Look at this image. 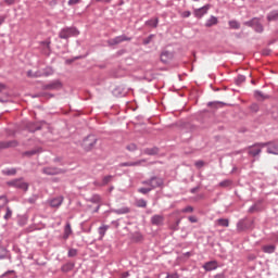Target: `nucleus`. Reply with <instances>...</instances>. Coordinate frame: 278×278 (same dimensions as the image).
Returning a JSON list of instances; mask_svg holds the SVG:
<instances>
[{
  "label": "nucleus",
  "instance_id": "aec40b11",
  "mask_svg": "<svg viewBox=\"0 0 278 278\" xmlns=\"http://www.w3.org/2000/svg\"><path fill=\"white\" fill-rule=\"evenodd\" d=\"M160 23V20L157 17L147 21L146 25H148V27H157V24Z\"/></svg>",
  "mask_w": 278,
  "mask_h": 278
},
{
  "label": "nucleus",
  "instance_id": "20e7f679",
  "mask_svg": "<svg viewBox=\"0 0 278 278\" xmlns=\"http://www.w3.org/2000/svg\"><path fill=\"white\" fill-rule=\"evenodd\" d=\"M43 75L46 77H49V75H53V70L47 68L46 73L33 72L31 70L27 72V77H30V78L43 77Z\"/></svg>",
  "mask_w": 278,
  "mask_h": 278
},
{
  "label": "nucleus",
  "instance_id": "f3484780",
  "mask_svg": "<svg viewBox=\"0 0 278 278\" xmlns=\"http://www.w3.org/2000/svg\"><path fill=\"white\" fill-rule=\"evenodd\" d=\"M144 162H147V161L146 160H139L137 162H126V163L119 164V166H140V165L144 164Z\"/></svg>",
  "mask_w": 278,
  "mask_h": 278
},
{
  "label": "nucleus",
  "instance_id": "72a5a7b5",
  "mask_svg": "<svg viewBox=\"0 0 278 278\" xmlns=\"http://www.w3.org/2000/svg\"><path fill=\"white\" fill-rule=\"evenodd\" d=\"M4 175H16V168H11L4 170Z\"/></svg>",
  "mask_w": 278,
  "mask_h": 278
},
{
  "label": "nucleus",
  "instance_id": "f257e3e1",
  "mask_svg": "<svg viewBox=\"0 0 278 278\" xmlns=\"http://www.w3.org/2000/svg\"><path fill=\"white\" fill-rule=\"evenodd\" d=\"M77 36H79V30L75 27H65L59 33V37L62 40H68V38Z\"/></svg>",
  "mask_w": 278,
  "mask_h": 278
},
{
  "label": "nucleus",
  "instance_id": "de8ad7c7",
  "mask_svg": "<svg viewBox=\"0 0 278 278\" xmlns=\"http://www.w3.org/2000/svg\"><path fill=\"white\" fill-rule=\"evenodd\" d=\"M97 3H110L112 0H96Z\"/></svg>",
  "mask_w": 278,
  "mask_h": 278
},
{
  "label": "nucleus",
  "instance_id": "9b49d317",
  "mask_svg": "<svg viewBox=\"0 0 278 278\" xmlns=\"http://www.w3.org/2000/svg\"><path fill=\"white\" fill-rule=\"evenodd\" d=\"M152 225H155L156 227H160L164 225V215H154L151 217Z\"/></svg>",
  "mask_w": 278,
  "mask_h": 278
},
{
  "label": "nucleus",
  "instance_id": "58836bf2",
  "mask_svg": "<svg viewBox=\"0 0 278 278\" xmlns=\"http://www.w3.org/2000/svg\"><path fill=\"white\" fill-rule=\"evenodd\" d=\"M136 149H137V147H136L135 143H130V144L127 146L128 151H136Z\"/></svg>",
  "mask_w": 278,
  "mask_h": 278
},
{
  "label": "nucleus",
  "instance_id": "e433bc0d",
  "mask_svg": "<svg viewBox=\"0 0 278 278\" xmlns=\"http://www.w3.org/2000/svg\"><path fill=\"white\" fill-rule=\"evenodd\" d=\"M75 255H77V250L71 249V250L68 251V257H75Z\"/></svg>",
  "mask_w": 278,
  "mask_h": 278
},
{
  "label": "nucleus",
  "instance_id": "cd10ccee",
  "mask_svg": "<svg viewBox=\"0 0 278 278\" xmlns=\"http://www.w3.org/2000/svg\"><path fill=\"white\" fill-rule=\"evenodd\" d=\"M217 225H219L220 227H229V219H218L217 220Z\"/></svg>",
  "mask_w": 278,
  "mask_h": 278
},
{
  "label": "nucleus",
  "instance_id": "864d4df0",
  "mask_svg": "<svg viewBox=\"0 0 278 278\" xmlns=\"http://www.w3.org/2000/svg\"><path fill=\"white\" fill-rule=\"evenodd\" d=\"M189 220H190L191 223H197V219H195L194 217H189Z\"/></svg>",
  "mask_w": 278,
  "mask_h": 278
},
{
  "label": "nucleus",
  "instance_id": "5701e85b",
  "mask_svg": "<svg viewBox=\"0 0 278 278\" xmlns=\"http://www.w3.org/2000/svg\"><path fill=\"white\" fill-rule=\"evenodd\" d=\"M58 88H62V84L60 83H52L50 85L47 86L48 90H58Z\"/></svg>",
  "mask_w": 278,
  "mask_h": 278
},
{
  "label": "nucleus",
  "instance_id": "c9c22d12",
  "mask_svg": "<svg viewBox=\"0 0 278 278\" xmlns=\"http://www.w3.org/2000/svg\"><path fill=\"white\" fill-rule=\"evenodd\" d=\"M41 47H45L46 49H50L51 47V40L42 41Z\"/></svg>",
  "mask_w": 278,
  "mask_h": 278
},
{
  "label": "nucleus",
  "instance_id": "c85d7f7f",
  "mask_svg": "<svg viewBox=\"0 0 278 278\" xmlns=\"http://www.w3.org/2000/svg\"><path fill=\"white\" fill-rule=\"evenodd\" d=\"M8 205V198L0 197V210Z\"/></svg>",
  "mask_w": 278,
  "mask_h": 278
},
{
  "label": "nucleus",
  "instance_id": "f03ea898",
  "mask_svg": "<svg viewBox=\"0 0 278 278\" xmlns=\"http://www.w3.org/2000/svg\"><path fill=\"white\" fill-rule=\"evenodd\" d=\"M97 146V137L90 135L83 140L81 147L85 151H92Z\"/></svg>",
  "mask_w": 278,
  "mask_h": 278
},
{
  "label": "nucleus",
  "instance_id": "6ab92c4d",
  "mask_svg": "<svg viewBox=\"0 0 278 278\" xmlns=\"http://www.w3.org/2000/svg\"><path fill=\"white\" fill-rule=\"evenodd\" d=\"M73 233V229L71 228V224H66L65 229H64V240H68V237Z\"/></svg>",
  "mask_w": 278,
  "mask_h": 278
},
{
  "label": "nucleus",
  "instance_id": "f704fd0d",
  "mask_svg": "<svg viewBox=\"0 0 278 278\" xmlns=\"http://www.w3.org/2000/svg\"><path fill=\"white\" fill-rule=\"evenodd\" d=\"M191 12L190 11H184L182 13H180V16H182V18H189V16H191Z\"/></svg>",
  "mask_w": 278,
  "mask_h": 278
},
{
  "label": "nucleus",
  "instance_id": "2f4dec72",
  "mask_svg": "<svg viewBox=\"0 0 278 278\" xmlns=\"http://www.w3.org/2000/svg\"><path fill=\"white\" fill-rule=\"evenodd\" d=\"M117 214H129V207L119 208L116 211Z\"/></svg>",
  "mask_w": 278,
  "mask_h": 278
},
{
  "label": "nucleus",
  "instance_id": "49530a36",
  "mask_svg": "<svg viewBox=\"0 0 278 278\" xmlns=\"http://www.w3.org/2000/svg\"><path fill=\"white\" fill-rule=\"evenodd\" d=\"M166 278H179V275H177V274H170V275H167Z\"/></svg>",
  "mask_w": 278,
  "mask_h": 278
},
{
  "label": "nucleus",
  "instance_id": "ddd939ff",
  "mask_svg": "<svg viewBox=\"0 0 278 278\" xmlns=\"http://www.w3.org/2000/svg\"><path fill=\"white\" fill-rule=\"evenodd\" d=\"M204 270L211 271L216 270L218 268V263L216 261L207 262L203 265Z\"/></svg>",
  "mask_w": 278,
  "mask_h": 278
},
{
  "label": "nucleus",
  "instance_id": "a878e982",
  "mask_svg": "<svg viewBox=\"0 0 278 278\" xmlns=\"http://www.w3.org/2000/svg\"><path fill=\"white\" fill-rule=\"evenodd\" d=\"M109 227L108 226H101L99 228V235H100V239L103 240V237L105 236V231H108Z\"/></svg>",
  "mask_w": 278,
  "mask_h": 278
},
{
  "label": "nucleus",
  "instance_id": "a18cd8bd",
  "mask_svg": "<svg viewBox=\"0 0 278 278\" xmlns=\"http://www.w3.org/2000/svg\"><path fill=\"white\" fill-rule=\"evenodd\" d=\"M151 38H153V36H150L148 39L143 40V45H149L151 42Z\"/></svg>",
  "mask_w": 278,
  "mask_h": 278
},
{
  "label": "nucleus",
  "instance_id": "dca6fc26",
  "mask_svg": "<svg viewBox=\"0 0 278 278\" xmlns=\"http://www.w3.org/2000/svg\"><path fill=\"white\" fill-rule=\"evenodd\" d=\"M63 201H64V198H62V197L55 198L50 201V205H51V207H60L62 205Z\"/></svg>",
  "mask_w": 278,
  "mask_h": 278
},
{
  "label": "nucleus",
  "instance_id": "412c9836",
  "mask_svg": "<svg viewBox=\"0 0 278 278\" xmlns=\"http://www.w3.org/2000/svg\"><path fill=\"white\" fill-rule=\"evenodd\" d=\"M74 266L75 265L73 263H67L62 266L61 270L62 273H70V270H73Z\"/></svg>",
  "mask_w": 278,
  "mask_h": 278
},
{
  "label": "nucleus",
  "instance_id": "8fccbe9b",
  "mask_svg": "<svg viewBox=\"0 0 278 278\" xmlns=\"http://www.w3.org/2000/svg\"><path fill=\"white\" fill-rule=\"evenodd\" d=\"M166 55H168V52H163V53L161 54V60L164 61V58H166Z\"/></svg>",
  "mask_w": 278,
  "mask_h": 278
},
{
  "label": "nucleus",
  "instance_id": "7c9ffc66",
  "mask_svg": "<svg viewBox=\"0 0 278 278\" xmlns=\"http://www.w3.org/2000/svg\"><path fill=\"white\" fill-rule=\"evenodd\" d=\"M137 207H147V201L138 200L137 201Z\"/></svg>",
  "mask_w": 278,
  "mask_h": 278
},
{
  "label": "nucleus",
  "instance_id": "4468645a",
  "mask_svg": "<svg viewBox=\"0 0 278 278\" xmlns=\"http://www.w3.org/2000/svg\"><path fill=\"white\" fill-rule=\"evenodd\" d=\"M12 185L15 186V188H21V190H27L29 188L27 182L23 181L22 179L14 180Z\"/></svg>",
  "mask_w": 278,
  "mask_h": 278
},
{
  "label": "nucleus",
  "instance_id": "ea45409f",
  "mask_svg": "<svg viewBox=\"0 0 278 278\" xmlns=\"http://www.w3.org/2000/svg\"><path fill=\"white\" fill-rule=\"evenodd\" d=\"M146 153H148V155H155V153H157V149L147 150Z\"/></svg>",
  "mask_w": 278,
  "mask_h": 278
},
{
  "label": "nucleus",
  "instance_id": "6e6d98bb",
  "mask_svg": "<svg viewBox=\"0 0 278 278\" xmlns=\"http://www.w3.org/2000/svg\"><path fill=\"white\" fill-rule=\"evenodd\" d=\"M239 79H241V81H244V77L243 76H240Z\"/></svg>",
  "mask_w": 278,
  "mask_h": 278
},
{
  "label": "nucleus",
  "instance_id": "5fc2aeb1",
  "mask_svg": "<svg viewBox=\"0 0 278 278\" xmlns=\"http://www.w3.org/2000/svg\"><path fill=\"white\" fill-rule=\"evenodd\" d=\"M97 201H101V197L96 195Z\"/></svg>",
  "mask_w": 278,
  "mask_h": 278
},
{
  "label": "nucleus",
  "instance_id": "a19ab883",
  "mask_svg": "<svg viewBox=\"0 0 278 278\" xmlns=\"http://www.w3.org/2000/svg\"><path fill=\"white\" fill-rule=\"evenodd\" d=\"M182 212L185 213H191V212H194V208L192 206H187L182 210Z\"/></svg>",
  "mask_w": 278,
  "mask_h": 278
},
{
  "label": "nucleus",
  "instance_id": "393cba45",
  "mask_svg": "<svg viewBox=\"0 0 278 278\" xmlns=\"http://www.w3.org/2000/svg\"><path fill=\"white\" fill-rule=\"evenodd\" d=\"M232 181L229 179L223 180L222 182H219V188H229V186H231Z\"/></svg>",
  "mask_w": 278,
  "mask_h": 278
},
{
  "label": "nucleus",
  "instance_id": "4be33fe9",
  "mask_svg": "<svg viewBox=\"0 0 278 278\" xmlns=\"http://www.w3.org/2000/svg\"><path fill=\"white\" fill-rule=\"evenodd\" d=\"M228 25L230 29H240V23L236 20L229 21Z\"/></svg>",
  "mask_w": 278,
  "mask_h": 278
},
{
  "label": "nucleus",
  "instance_id": "423d86ee",
  "mask_svg": "<svg viewBox=\"0 0 278 278\" xmlns=\"http://www.w3.org/2000/svg\"><path fill=\"white\" fill-rule=\"evenodd\" d=\"M143 184H146L147 186H151L150 188H152V190L154 188H160L164 185V180H162V178H157V177H153L148 181H144Z\"/></svg>",
  "mask_w": 278,
  "mask_h": 278
},
{
  "label": "nucleus",
  "instance_id": "4d7b16f0",
  "mask_svg": "<svg viewBox=\"0 0 278 278\" xmlns=\"http://www.w3.org/2000/svg\"><path fill=\"white\" fill-rule=\"evenodd\" d=\"M128 275H129V274H124L123 277H124V278H125V277H128Z\"/></svg>",
  "mask_w": 278,
  "mask_h": 278
},
{
  "label": "nucleus",
  "instance_id": "39448f33",
  "mask_svg": "<svg viewBox=\"0 0 278 278\" xmlns=\"http://www.w3.org/2000/svg\"><path fill=\"white\" fill-rule=\"evenodd\" d=\"M210 8H212V5L206 4L200 9H194L193 14H194L195 18H203V16H205V14H207V12H210Z\"/></svg>",
  "mask_w": 278,
  "mask_h": 278
},
{
  "label": "nucleus",
  "instance_id": "2eb2a0df",
  "mask_svg": "<svg viewBox=\"0 0 278 278\" xmlns=\"http://www.w3.org/2000/svg\"><path fill=\"white\" fill-rule=\"evenodd\" d=\"M112 179H114V176H112V175L104 176L102 178V181L101 182L96 181L94 186H108V184H110V181H112Z\"/></svg>",
  "mask_w": 278,
  "mask_h": 278
},
{
  "label": "nucleus",
  "instance_id": "3c124183",
  "mask_svg": "<svg viewBox=\"0 0 278 278\" xmlns=\"http://www.w3.org/2000/svg\"><path fill=\"white\" fill-rule=\"evenodd\" d=\"M255 97H256L257 99H260V97H264V96L262 94V92L256 91V92H255Z\"/></svg>",
  "mask_w": 278,
  "mask_h": 278
},
{
  "label": "nucleus",
  "instance_id": "79ce46f5",
  "mask_svg": "<svg viewBox=\"0 0 278 278\" xmlns=\"http://www.w3.org/2000/svg\"><path fill=\"white\" fill-rule=\"evenodd\" d=\"M210 106L214 105V108H218V105H222L220 102H210L208 103Z\"/></svg>",
  "mask_w": 278,
  "mask_h": 278
},
{
  "label": "nucleus",
  "instance_id": "6e6552de",
  "mask_svg": "<svg viewBox=\"0 0 278 278\" xmlns=\"http://www.w3.org/2000/svg\"><path fill=\"white\" fill-rule=\"evenodd\" d=\"M262 147H267V153L271 155H278V144L268 142V143H262Z\"/></svg>",
  "mask_w": 278,
  "mask_h": 278
},
{
  "label": "nucleus",
  "instance_id": "09e8293b",
  "mask_svg": "<svg viewBox=\"0 0 278 278\" xmlns=\"http://www.w3.org/2000/svg\"><path fill=\"white\" fill-rule=\"evenodd\" d=\"M5 23V16H0V25H3Z\"/></svg>",
  "mask_w": 278,
  "mask_h": 278
},
{
  "label": "nucleus",
  "instance_id": "c756f323",
  "mask_svg": "<svg viewBox=\"0 0 278 278\" xmlns=\"http://www.w3.org/2000/svg\"><path fill=\"white\" fill-rule=\"evenodd\" d=\"M12 218V210L10 207H7V213L4 215V220H10Z\"/></svg>",
  "mask_w": 278,
  "mask_h": 278
},
{
  "label": "nucleus",
  "instance_id": "9d476101",
  "mask_svg": "<svg viewBox=\"0 0 278 278\" xmlns=\"http://www.w3.org/2000/svg\"><path fill=\"white\" fill-rule=\"evenodd\" d=\"M43 175H60L62 173V169L58 167H45L42 169Z\"/></svg>",
  "mask_w": 278,
  "mask_h": 278
},
{
  "label": "nucleus",
  "instance_id": "bb28decb",
  "mask_svg": "<svg viewBox=\"0 0 278 278\" xmlns=\"http://www.w3.org/2000/svg\"><path fill=\"white\" fill-rule=\"evenodd\" d=\"M263 251L264 253H275V245H264Z\"/></svg>",
  "mask_w": 278,
  "mask_h": 278
},
{
  "label": "nucleus",
  "instance_id": "c03bdc74",
  "mask_svg": "<svg viewBox=\"0 0 278 278\" xmlns=\"http://www.w3.org/2000/svg\"><path fill=\"white\" fill-rule=\"evenodd\" d=\"M36 150L25 152V155H36Z\"/></svg>",
  "mask_w": 278,
  "mask_h": 278
},
{
  "label": "nucleus",
  "instance_id": "37998d69",
  "mask_svg": "<svg viewBox=\"0 0 278 278\" xmlns=\"http://www.w3.org/2000/svg\"><path fill=\"white\" fill-rule=\"evenodd\" d=\"M203 165H204L203 161H198V162H195V166H197L198 168H201Z\"/></svg>",
  "mask_w": 278,
  "mask_h": 278
},
{
  "label": "nucleus",
  "instance_id": "b1692460",
  "mask_svg": "<svg viewBox=\"0 0 278 278\" xmlns=\"http://www.w3.org/2000/svg\"><path fill=\"white\" fill-rule=\"evenodd\" d=\"M267 21H278V11H273L268 14Z\"/></svg>",
  "mask_w": 278,
  "mask_h": 278
},
{
  "label": "nucleus",
  "instance_id": "0eeeda50",
  "mask_svg": "<svg viewBox=\"0 0 278 278\" xmlns=\"http://www.w3.org/2000/svg\"><path fill=\"white\" fill-rule=\"evenodd\" d=\"M262 149H264V147H262V143H257L250 147L248 153L249 155H252V157H255L256 155H260L262 153Z\"/></svg>",
  "mask_w": 278,
  "mask_h": 278
},
{
  "label": "nucleus",
  "instance_id": "1a4fd4ad",
  "mask_svg": "<svg viewBox=\"0 0 278 278\" xmlns=\"http://www.w3.org/2000/svg\"><path fill=\"white\" fill-rule=\"evenodd\" d=\"M14 147H18V141L12 140L0 142V151L3 149H14Z\"/></svg>",
  "mask_w": 278,
  "mask_h": 278
},
{
  "label": "nucleus",
  "instance_id": "7ed1b4c3",
  "mask_svg": "<svg viewBox=\"0 0 278 278\" xmlns=\"http://www.w3.org/2000/svg\"><path fill=\"white\" fill-rule=\"evenodd\" d=\"M244 25H247L248 27H253L258 34H262L264 31V26H262V24L260 23V18L255 17L250 22H245Z\"/></svg>",
  "mask_w": 278,
  "mask_h": 278
},
{
  "label": "nucleus",
  "instance_id": "a211bd4d",
  "mask_svg": "<svg viewBox=\"0 0 278 278\" xmlns=\"http://www.w3.org/2000/svg\"><path fill=\"white\" fill-rule=\"evenodd\" d=\"M213 25H218V18L216 16H211L205 24V27H212Z\"/></svg>",
  "mask_w": 278,
  "mask_h": 278
},
{
  "label": "nucleus",
  "instance_id": "f8f14e48",
  "mask_svg": "<svg viewBox=\"0 0 278 278\" xmlns=\"http://www.w3.org/2000/svg\"><path fill=\"white\" fill-rule=\"evenodd\" d=\"M129 40H131V38H129L125 35H122V36L115 37L114 39H111L110 42H111V45H121V42H125V41H129Z\"/></svg>",
  "mask_w": 278,
  "mask_h": 278
},
{
  "label": "nucleus",
  "instance_id": "473e14b6",
  "mask_svg": "<svg viewBox=\"0 0 278 278\" xmlns=\"http://www.w3.org/2000/svg\"><path fill=\"white\" fill-rule=\"evenodd\" d=\"M151 190H153V188H140L139 192H141V194H148Z\"/></svg>",
  "mask_w": 278,
  "mask_h": 278
},
{
  "label": "nucleus",
  "instance_id": "4c0bfd02",
  "mask_svg": "<svg viewBox=\"0 0 278 278\" xmlns=\"http://www.w3.org/2000/svg\"><path fill=\"white\" fill-rule=\"evenodd\" d=\"M81 0H68V5H77V3H80Z\"/></svg>",
  "mask_w": 278,
  "mask_h": 278
},
{
  "label": "nucleus",
  "instance_id": "603ef678",
  "mask_svg": "<svg viewBox=\"0 0 278 278\" xmlns=\"http://www.w3.org/2000/svg\"><path fill=\"white\" fill-rule=\"evenodd\" d=\"M1 90H5V85H3V84L0 83V91H1Z\"/></svg>",
  "mask_w": 278,
  "mask_h": 278
}]
</instances>
